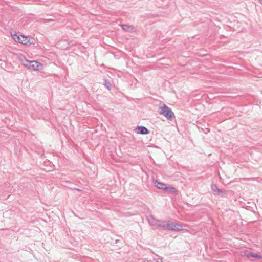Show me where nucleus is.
Instances as JSON below:
<instances>
[{
  "mask_svg": "<svg viewBox=\"0 0 262 262\" xmlns=\"http://www.w3.org/2000/svg\"><path fill=\"white\" fill-rule=\"evenodd\" d=\"M181 231H182V230H183V229L182 228L183 226H182V224H181Z\"/></svg>",
  "mask_w": 262,
  "mask_h": 262,
  "instance_id": "obj_18",
  "label": "nucleus"
},
{
  "mask_svg": "<svg viewBox=\"0 0 262 262\" xmlns=\"http://www.w3.org/2000/svg\"><path fill=\"white\" fill-rule=\"evenodd\" d=\"M154 183L155 184V186L157 188H158V189H161V190H162L163 187L166 185V184H164V183H163L161 182H159L157 181V180L155 181Z\"/></svg>",
  "mask_w": 262,
  "mask_h": 262,
  "instance_id": "obj_10",
  "label": "nucleus"
},
{
  "mask_svg": "<svg viewBox=\"0 0 262 262\" xmlns=\"http://www.w3.org/2000/svg\"><path fill=\"white\" fill-rule=\"evenodd\" d=\"M162 190L169 194L178 195V191L175 187L166 184L163 187Z\"/></svg>",
  "mask_w": 262,
  "mask_h": 262,
  "instance_id": "obj_4",
  "label": "nucleus"
},
{
  "mask_svg": "<svg viewBox=\"0 0 262 262\" xmlns=\"http://www.w3.org/2000/svg\"><path fill=\"white\" fill-rule=\"evenodd\" d=\"M42 68V64L36 61H30L28 68L33 70H39Z\"/></svg>",
  "mask_w": 262,
  "mask_h": 262,
  "instance_id": "obj_5",
  "label": "nucleus"
},
{
  "mask_svg": "<svg viewBox=\"0 0 262 262\" xmlns=\"http://www.w3.org/2000/svg\"><path fill=\"white\" fill-rule=\"evenodd\" d=\"M259 2L262 5V0H258Z\"/></svg>",
  "mask_w": 262,
  "mask_h": 262,
  "instance_id": "obj_16",
  "label": "nucleus"
},
{
  "mask_svg": "<svg viewBox=\"0 0 262 262\" xmlns=\"http://www.w3.org/2000/svg\"><path fill=\"white\" fill-rule=\"evenodd\" d=\"M156 262H159V261L158 260H156Z\"/></svg>",
  "mask_w": 262,
  "mask_h": 262,
  "instance_id": "obj_19",
  "label": "nucleus"
},
{
  "mask_svg": "<svg viewBox=\"0 0 262 262\" xmlns=\"http://www.w3.org/2000/svg\"><path fill=\"white\" fill-rule=\"evenodd\" d=\"M245 256L247 257H252V258H255L257 259H261L262 258V256L260 255H259L258 254L255 253H252L250 252H245Z\"/></svg>",
  "mask_w": 262,
  "mask_h": 262,
  "instance_id": "obj_9",
  "label": "nucleus"
},
{
  "mask_svg": "<svg viewBox=\"0 0 262 262\" xmlns=\"http://www.w3.org/2000/svg\"><path fill=\"white\" fill-rule=\"evenodd\" d=\"M54 20L53 19H45L43 21L45 23H49L50 21H53Z\"/></svg>",
  "mask_w": 262,
  "mask_h": 262,
  "instance_id": "obj_15",
  "label": "nucleus"
},
{
  "mask_svg": "<svg viewBox=\"0 0 262 262\" xmlns=\"http://www.w3.org/2000/svg\"><path fill=\"white\" fill-rule=\"evenodd\" d=\"M148 222L150 225L160 226L162 221L157 220L152 215L147 216Z\"/></svg>",
  "mask_w": 262,
  "mask_h": 262,
  "instance_id": "obj_6",
  "label": "nucleus"
},
{
  "mask_svg": "<svg viewBox=\"0 0 262 262\" xmlns=\"http://www.w3.org/2000/svg\"><path fill=\"white\" fill-rule=\"evenodd\" d=\"M159 109L160 110L159 111L160 114L163 115L169 120H172L174 115L171 108L168 107L166 104H163L162 106L159 107Z\"/></svg>",
  "mask_w": 262,
  "mask_h": 262,
  "instance_id": "obj_1",
  "label": "nucleus"
},
{
  "mask_svg": "<svg viewBox=\"0 0 262 262\" xmlns=\"http://www.w3.org/2000/svg\"><path fill=\"white\" fill-rule=\"evenodd\" d=\"M159 259L161 260V262L162 261L163 258L162 257H159Z\"/></svg>",
  "mask_w": 262,
  "mask_h": 262,
  "instance_id": "obj_17",
  "label": "nucleus"
},
{
  "mask_svg": "<svg viewBox=\"0 0 262 262\" xmlns=\"http://www.w3.org/2000/svg\"><path fill=\"white\" fill-rule=\"evenodd\" d=\"M20 60L21 63L26 67L28 68L30 61L27 60L25 57L20 58Z\"/></svg>",
  "mask_w": 262,
  "mask_h": 262,
  "instance_id": "obj_12",
  "label": "nucleus"
},
{
  "mask_svg": "<svg viewBox=\"0 0 262 262\" xmlns=\"http://www.w3.org/2000/svg\"><path fill=\"white\" fill-rule=\"evenodd\" d=\"M160 227H162L164 230H180V225L171 221L168 222L162 221Z\"/></svg>",
  "mask_w": 262,
  "mask_h": 262,
  "instance_id": "obj_2",
  "label": "nucleus"
},
{
  "mask_svg": "<svg viewBox=\"0 0 262 262\" xmlns=\"http://www.w3.org/2000/svg\"><path fill=\"white\" fill-rule=\"evenodd\" d=\"M121 26L122 29L126 32H129L133 29V28L132 26L127 25H121Z\"/></svg>",
  "mask_w": 262,
  "mask_h": 262,
  "instance_id": "obj_13",
  "label": "nucleus"
},
{
  "mask_svg": "<svg viewBox=\"0 0 262 262\" xmlns=\"http://www.w3.org/2000/svg\"><path fill=\"white\" fill-rule=\"evenodd\" d=\"M13 39L19 43L24 45H31L33 43L31 40L33 39H30L28 37L25 36L24 35H17L16 34L12 35Z\"/></svg>",
  "mask_w": 262,
  "mask_h": 262,
  "instance_id": "obj_3",
  "label": "nucleus"
},
{
  "mask_svg": "<svg viewBox=\"0 0 262 262\" xmlns=\"http://www.w3.org/2000/svg\"><path fill=\"white\" fill-rule=\"evenodd\" d=\"M66 183H67L69 185L68 186H66L67 187H68L69 188H70V189H73V190H76L77 191H81V189H78V188H76L73 184H71L70 183H69L68 182H67Z\"/></svg>",
  "mask_w": 262,
  "mask_h": 262,
  "instance_id": "obj_14",
  "label": "nucleus"
},
{
  "mask_svg": "<svg viewBox=\"0 0 262 262\" xmlns=\"http://www.w3.org/2000/svg\"><path fill=\"white\" fill-rule=\"evenodd\" d=\"M103 85L107 88L108 90H110L112 88V84L111 82L107 79L105 78L104 79Z\"/></svg>",
  "mask_w": 262,
  "mask_h": 262,
  "instance_id": "obj_11",
  "label": "nucleus"
},
{
  "mask_svg": "<svg viewBox=\"0 0 262 262\" xmlns=\"http://www.w3.org/2000/svg\"><path fill=\"white\" fill-rule=\"evenodd\" d=\"M211 189L213 192H215V193H214V195H226V194L225 193V191H223L222 189H219L217 188L216 185H215V184H212L211 185Z\"/></svg>",
  "mask_w": 262,
  "mask_h": 262,
  "instance_id": "obj_8",
  "label": "nucleus"
},
{
  "mask_svg": "<svg viewBox=\"0 0 262 262\" xmlns=\"http://www.w3.org/2000/svg\"><path fill=\"white\" fill-rule=\"evenodd\" d=\"M135 130L137 134L141 135H147L149 133L148 129L143 126H138Z\"/></svg>",
  "mask_w": 262,
  "mask_h": 262,
  "instance_id": "obj_7",
  "label": "nucleus"
}]
</instances>
